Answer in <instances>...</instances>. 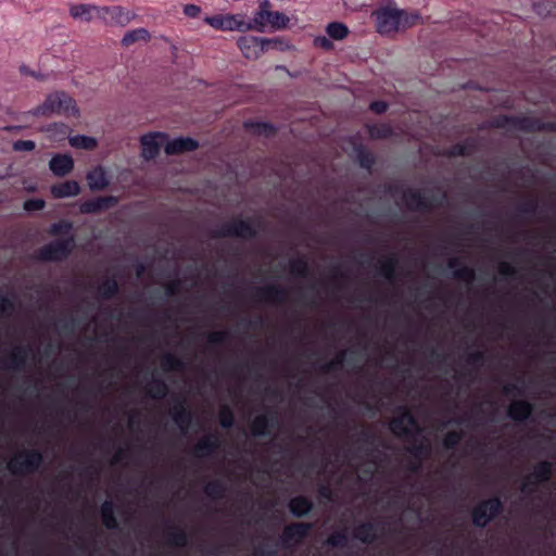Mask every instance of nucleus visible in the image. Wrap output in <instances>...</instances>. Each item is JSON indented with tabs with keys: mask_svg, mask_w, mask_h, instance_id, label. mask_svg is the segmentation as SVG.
Returning <instances> with one entry per match:
<instances>
[{
	"mask_svg": "<svg viewBox=\"0 0 556 556\" xmlns=\"http://www.w3.org/2000/svg\"><path fill=\"white\" fill-rule=\"evenodd\" d=\"M222 446V440L217 432H210L202 437L192 448L197 458H206L213 455Z\"/></svg>",
	"mask_w": 556,
	"mask_h": 556,
	"instance_id": "nucleus-12",
	"label": "nucleus"
},
{
	"mask_svg": "<svg viewBox=\"0 0 556 556\" xmlns=\"http://www.w3.org/2000/svg\"><path fill=\"white\" fill-rule=\"evenodd\" d=\"M256 236V230L249 220L237 219L226 222L214 230L216 238H241L253 239Z\"/></svg>",
	"mask_w": 556,
	"mask_h": 556,
	"instance_id": "nucleus-6",
	"label": "nucleus"
},
{
	"mask_svg": "<svg viewBox=\"0 0 556 556\" xmlns=\"http://www.w3.org/2000/svg\"><path fill=\"white\" fill-rule=\"evenodd\" d=\"M147 393L151 399L163 400L168 394V386L163 379L153 377L147 386Z\"/></svg>",
	"mask_w": 556,
	"mask_h": 556,
	"instance_id": "nucleus-35",
	"label": "nucleus"
},
{
	"mask_svg": "<svg viewBox=\"0 0 556 556\" xmlns=\"http://www.w3.org/2000/svg\"><path fill=\"white\" fill-rule=\"evenodd\" d=\"M378 466V454H374L370 457H366V460L363 464H361L359 467L357 468L359 480L365 482L370 481L375 476Z\"/></svg>",
	"mask_w": 556,
	"mask_h": 556,
	"instance_id": "nucleus-34",
	"label": "nucleus"
},
{
	"mask_svg": "<svg viewBox=\"0 0 556 556\" xmlns=\"http://www.w3.org/2000/svg\"><path fill=\"white\" fill-rule=\"evenodd\" d=\"M30 352L31 349L29 345H15L8 354L3 367L11 371L23 370L27 365Z\"/></svg>",
	"mask_w": 556,
	"mask_h": 556,
	"instance_id": "nucleus-13",
	"label": "nucleus"
},
{
	"mask_svg": "<svg viewBox=\"0 0 556 556\" xmlns=\"http://www.w3.org/2000/svg\"><path fill=\"white\" fill-rule=\"evenodd\" d=\"M92 12H97L98 15L100 16L101 8H98L92 4H86V3L74 4L70 8V14L72 17L81 20L85 22H89L92 20Z\"/></svg>",
	"mask_w": 556,
	"mask_h": 556,
	"instance_id": "nucleus-33",
	"label": "nucleus"
},
{
	"mask_svg": "<svg viewBox=\"0 0 556 556\" xmlns=\"http://www.w3.org/2000/svg\"><path fill=\"white\" fill-rule=\"evenodd\" d=\"M100 514L102 517L103 525L109 530H117L119 528L118 521L115 517L114 504L110 500H105L101 507Z\"/></svg>",
	"mask_w": 556,
	"mask_h": 556,
	"instance_id": "nucleus-32",
	"label": "nucleus"
},
{
	"mask_svg": "<svg viewBox=\"0 0 556 556\" xmlns=\"http://www.w3.org/2000/svg\"><path fill=\"white\" fill-rule=\"evenodd\" d=\"M118 292V283L115 279L108 278L99 286V294L103 300L112 299Z\"/></svg>",
	"mask_w": 556,
	"mask_h": 556,
	"instance_id": "nucleus-44",
	"label": "nucleus"
},
{
	"mask_svg": "<svg viewBox=\"0 0 556 556\" xmlns=\"http://www.w3.org/2000/svg\"><path fill=\"white\" fill-rule=\"evenodd\" d=\"M36 144L33 140H17L13 143L14 151H33Z\"/></svg>",
	"mask_w": 556,
	"mask_h": 556,
	"instance_id": "nucleus-63",
	"label": "nucleus"
},
{
	"mask_svg": "<svg viewBox=\"0 0 556 556\" xmlns=\"http://www.w3.org/2000/svg\"><path fill=\"white\" fill-rule=\"evenodd\" d=\"M389 429L401 439H414L422 433V428L406 406L397 407V415L390 420Z\"/></svg>",
	"mask_w": 556,
	"mask_h": 556,
	"instance_id": "nucleus-3",
	"label": "nucleus"
},
{
	"mask_svg": "<svg viewBox=\"0 0 556 556\" xmlns=\"http://www.w3.org/2000/svg\"><path fill=\"white\" fill-rule=\"evenodd\" d=\"M204 22L217 30L242 33V14H216L205 16Z\"/></svg>",
	"mask_w": 556,
	"mask_h": 556,
	"instance_id": "nucleus-10",
	"label": "nucleus"
},
{
	"mask_svg": "<svg viewBox=\"0 0 556 556\" xmlns=\"http://www.w3.org/2000/svg\"><path fill=\"white\" fill-rule=\"evenodd\" d=\"M357 157L361 166L364 168L369 169L375 164L374 155L363 148L357 149Z\"/></svg>",
	"mask_w": 556,
	"mask_h": 556,
	"instance_id": "nucleus-54",
	"label": "nucleus"
},
{
	"mask_svg": "<svg viewBox=\"0 0 556 556\" xmlns=\"http://www.w3.org/2000/svg\"><path fill=\"white\" fill-rule=\"evenodd\" d=\"M533 412L532 403L525 400H515L508 406L507 416L516 422H523L532 416Z\"/></svg>",
	"mask_w": 556,
	"mask_h": 556,
	"instance_id": "nucleus-18",
	"label": "nucleus"
},
{
	"mask_svg": "<svg viewBox=\"0 0 556 556\" xmlns=\"http://www.w3.org/2000/svg\"><path fill=\"white\" fill-rule=\"evenodd\" d=\"M88 186L92 191H100L109 186L106 173L102 166H97L87 174Z\"/></svg>",
	"mask_w": 556,
	"mask_h": 556,
	"instance_id": "nucleus-27",
	"label": "nucleus"
},
{
	"mask_svg": "<svg viewBox=\"0 0 556 556\" xmlns=\"http://www.w3.org/2000/svg\"><path fill=\"white\" fill-rule=\"evenodd\" d=\"M166 138V135L162 132H150L143 135L140 138L141 156L147 161L155 159L159 155L161 149L162 142L160 139L164 140Z\"/></svg>",
	"mask_w": 556,
	"mask_h": 556,
	"instance_id": "nucleus-14",
	"label": "nucleus"
},
{
	"mask_svg": "<svg viewBox=\"0 0 556 556\" xmlns=\"http://www.w3.org/2000/svg\"><path fill=\"white\" fill-rule=\"evenodd\" d=\"M166 543L175 547H186L189 543L188 534L182 528L168 525L166 531Z\"/></svg>",
	"mask_w": 556,
	"mask_h": 556,
	"instance_id": "nucleus-28",
	"label": "nucleus"
},
{
	"mask_svg": "<svg viewBox=\"0 0 556 556\" xmlns=\"http://www.w3.org/2000/svg\"><path fill=\"white\" fill-rule=\"evenodd\" d=\"M134 16V14L121 5L103 7L100 14V17L105 22L121 26L127 25Z\"/></svg>",
	"mask_w": 556,
	"mask_h": 556,
	"instance_id": "nucleus-15",
	"label": "nucleus"
},
{
	"mask_svg": "<svg viewBox=\"0 0 556 556\" xmlns=\"http://www.w3.org/2000/svg\"><path fill=\"white\" fill-rule=\"evenodd\" d=\"M150 38L151 35L147 28H136L127 31L124 35V37L122 38V46L128 48L139 41L148 42Z\"/></svg>",
	"mask_w": 556,
	"mask_h": 556,
	"instance_id": "nucleus-36",
	"label": "nucleus"
},
{
	"mask_svg": "<svg viewBox=\"0 0 556 556\" xmlns=\"http://www.w3.org/2000/svg\"><path fill=\"white\" fill-rule=\"evenodd\" d=\"M117 204V198L114 195L98 197L81 203L80 212L84 214H94L106 211Z\"/></svg>",
	"mask_w": 556,
	"mask_h": 556,
	"instance_id": "nucleus-17",
	"label": "nucleus"
},
{
	"mask_svg": "<svg viewBox=\"0 0 556 556\" xmlns=\"http://www.w3.org/2000/svg\"><path fill=\"white\" fill-rule=\"evenodd\" d=\"M368 131L372 138H388L392 135V128L384 124L370 126Z\"/></svg>",
	"mask_w": 556,
	"mask_h": 556,
	"instance_id": "nucleus-53",
	"label": "nucleus"
},
{
	"mask_svg": "<svg viewBox=\"0 0 556 556\" xmlns=\"http://www.w3.org/2000/svg\"><path fill=\"white\" fill-rule=\"evenodd\" d=\"M313 507V502L303 495L294 496L289 502V510L296 518H302L308 515Z\"/></svg>",
	"mask_w": 556,
	"mask_h": 556,
	"instance_id": "nucleus-25",
	"label": "nucleus"
},
{
	"mask_svg": "<svg viewBox=\"0 0 556 556\" xmlns=\"http://www.w3.org/2000/svg\"><path fill=\"white\" fill-rule=\"evenodd\" d=\"M203 491L208 498L217 501L225 497L227 486L224 481L215 479L207 482L204 485Z\"/></svg>",
	"mask_w": 556,
	"mask_h": 556,
	"instance_id": "nucleus-37",
	"label": "nucleus"
},
{
	"mask_svg": "<svg viewBox=\"0 0 556 556\" xmlns=\"http://www.w3.org/2000/svg\"><path fill=\"white\" fill-rule=\"evenodd\" d=\"M348 350H341L332 359L320 365L321 372L328 374L341 369L346 361Z\"/></svg>",
	"mask_w": 556,
	"mask_h": 556,
	"instance_id": "nucleus-41",
	"label": "nucleus"
},
{
	"mask_svg": "<svg viewBox=\"0 0 556 556\" xmlns=\"http://www.w3.org/2000/svg\"><path fill=\"white\" fill-rule=\"evenodd\" d=\"M70 144L76 149L93 150L98 142L96 138L86 135H76L68 138Z\"/></svg>",
	"mask_w": 556,
	"mask_h": 556,
	"instance_id": "nucleus-42",
	"label": "nucleus"
},
{
	"mask_svg": "<svg viewBox=\"0 0 556 556\" xmlns=\"http://www.w3.org/2000/svg\"><path fill=\"white\" fill-rule=\"evenodd\" d=\"M277 424V417H269L266 414H260L254 417L251 424L252 434L254 437H267L270 434L269 429Z\"/></svg>",
	"mask_w": 556,
	"mask_h": 556,
	"instance_id": "nucleus-23",
	"label": "nucleus"
},
{
	"mask_svg": "<svg viewBox=\"0 0 556 556\" xmlns=\"http://www.w3.org/2000/svg\"><path fill=\"white\" fill-rule=\"evenodd\" d=\"M406 207L413 212H429L439 206L444 200L445 194L440 198L428 197L424 192L414 189H407L402 197Z\"/></svg>",
	"mask_w": 556,
	"mask_h": 556,
	"instance_id": "nucleus-5",
	"label": "nucleus"
},
{
	"mask_svg": "<svg viewBox=\"0 0 556 556\" xmlns=\"http://www.w3.org/2000/svg\"><path fill=\"white\" fill-rule=\"evenodd\" d=\"M172 419L182 433H187L192 424V414L184 401H177L172 408Z\"/></svg>",
	"mask_w": 556,
	"mask_h": 556,
	"instance_id": "nucleus-20",
	"label": "nucleus"
},
{
	"mask_svg": "<svg viewBox=\"0 0 556 556\" xmlns=\"http://www.w3.org/2000/svg\"><path fill=\"white\" fill-rule=\"evenodd\" d=\"M553 473V464L548 460L539 462L530 475L529 480L534 479V483H543L549 481Z\"/></svg>",
	"mask_w": 556,
	"mask_h": 556,
	"instance_id": "nucleus-31",
	"label": "nucleus"
},
{
	"mask_svg": "<svg viewBox=\"0 0 556 556\" xmlns=\"http://www.w3.org/2000/svg\"><path fill=\"white\" fill-rule=\"evenodd\" d=\"M498 274L503 277H515L518 268L510 262L503 261L498 264Z\"/></svg>",
	"mask_w": 556,
	"mask_h": 556,
	"instance_id": "nucleus-57",
	"label": "nucleus"
},
{
	"mask_svg": "<svg viewBox=\"0 0 556 556\" xmlns=\"http://www.w3.org/2000/svg\"><path fill=\"white\" fill-rule=\"evenodd\" d=\"M199 148V142L190 137H178L168 140L164 146V152L167 155H178L185 152H191Z\"/></svg>",
	"mask_w": 556,
	"mask_h": 556,
	"instance_id": "nucleus-16",
	"label": "nucleus"
},
{
	"mask_svg": "<svg viewBox=\"0 0 556 556\" xmlns=\"http://www.w3.org/2000/svg\"><path fill=\"white\" fill-rule=\"evenodd\" d=\"M356 442L359 444L357 452L364 454L366 457L378 454V450L375 447V437L370 431L362 429L357 433Z\"/></svg>",
	"mask_w": 556,
	"mask_h": 556,
	"instance_id": "nucleus-26",
	"label": "nucleus"
},
{
	"mask_svg": "<svg viewBox=\"0 0 556 556\" xmlns=\"http://www.w3.org/2000/svg\"><path fill=\"white\" fill-rule=\"evenodd\" d=\"M409 445L406 447L407 452L412 454L416 459L421 458V456L427 452V447L422 442H417L418 437L414 439H405Z\"/></svg>",
	"mask_w": 556,
	"mask_h": 556,
	"instance_id": "nucleus-50",
	"label": "nucleus"
},
{
	"mask_svg": "<svg viewBox=\"0 0 556 556\" xmlns=\"http://www.w3.org/2000/svg\"><path fill=\"white\" fill-rule=\"evenodd\" d=\"M266 20V10H256L253 13V16L249 20H247L245 15L242 14V33L250 30L265 33L267 29Z\"/></svg>",
	"mask_w": 556,
	"mask_h": 556,
	"instance_id": "nucleus-24",
	"label": "nucleus"
},
{
	"mask_svg": "<svg viewBox=\"0 0 556 556\" xmlns=\"http://www.w3.org/2000/svg\"><path fill=\"white\" fill-rule=\"evenodd\" d=\"M326 33L330 39L342 40L349 35V28L340 22H331L326 27Z\"/></svg>",
	"mask_w": 556,
	"mask_h": 556,
	"instance_id": "nucleus-43",
	"label": "nucleus"
},
{
	"mask_svg": "<svg viewBox=\"0 0 556 556\" xmlns=\"http://www.w3.org/2000/svg\"><path fill=\"white\" fill-rule=\"evenodd\" d=\"M314 46L323 50L329 51L333 48V43L329 37L318 36L314 39Z\"/></svg>",
	"mask_w": 556,
	"mask_h": 556,
	"instance_id": "nucleus-62",
	"label": "nucleus"
},
{
	"mask_svg": "<svg viewBox=\"0 0 556 556\" xmlns=\"http://www.w3.org/2000/svg\"><path fill=\"white\" fill-rule=\"evenodd\" d=\"M262 54L268 50H285L288 45L280 38H261Z\"/></svg>",
	"mask_w": 556,
	"mask_h": 556,
	"instance_id": "nucleus-51",
	"label": "nucleus"
},
{
	"mask_svg": "<svg viewBox=\"0 0 556 556\" xmlns=\"http://www.w3.org/2000/svg\"><path fill=\"white\" fill-rule=\"evenodd\" d=\"M61 113L77 117L79 110L72 97L63 91H58L49 94L42 104L26 112L25 115L51 116Z\"/></svg>",
	"mask_w": 556,
	"mask_h": 556,
	"instance_id": "nucleus-1",
	"label": "nucleus"
},
{
	"mask_svg": "<svg viewBox=\"0 0 556 556\" xmlns=\"http://www.w3.org/2000/svg\"><path fill=\"white\" fill-rule=\"evenodd\" d=\"M447 154L450 156H465L469 154L468 147L466 143H456L448 149Z\"/></svg>",
	"mask_w": 556,
	"mask_h": 556,
	"instance_id": "nucleus-61",
	"label": "nucleus"
},
{
	"mask_svg": "<svg viewBox=\"0 0 556 556\" xmlns=\"http://www.w3.org/2000/svg\"><path fill=\"white\" fill-rule=\"evenodd\" d=\"M23 207L27 212L39 211L45 207V201L41 199H29L24 202Z\"/></svg>",
	"mask_w": 556,
	"mask_h": 556,
	"instance_id": "nucleus-59",
	"label": "nucleus"
},
{
	"mask_svg": "<svg viewBox=\"0 0 556 556\" xmlns=\"http://www.w3.org/2000/svg\"><path fill=\"white\" fill-rule=\"evenodd\" d=\"M237 46L247 59L256 60L262 55L261 37L241 36Z\"/></svg>",
	"mask_w": 556,
	"mask_h": 556,
	"instance_id": "nucleus-19",
	"label": "nucleus"
},
{
	"mask_svg": "<svg viewBox=\"0 0 556 556\" xmlns=\"http://www.w3.org/2000/svg\"><path fill=\"white\" fill-rule=\"evenodd\" d=\"M15 308L14 302L7 295H0V314L12 315Z\"/></svg>",
	"mask_w": 556,
	"mask_h": 556,
	"instance_id": "nucleus-58",
	"label": "nucleus"
},
{
	"mask_svg": "<svg viewBox=\"0 0 556 556\" xmlns=\"http://www.w3.org/2000/svg\"><path fill=\"white\" fill-rule=\"evenodd\" d=\"M219 424L223 428L229 429L235 424V416L228 405H224L219 410Z\"/></svg>",
	"mask_w": 556,
	"mask_h": 556,
	"instance_id": "nucleus-52",
	"label": "nucleus"
},
{
	"mask_svg": "<svg viewBox=\"0 0 556 556\" xmlns=\"http://www.w3.org/2000/svg\"><path fill=\"white\" fill-rule=\"evenodd\" d=\"M503 393L505 395H522L523 389L518 383L509 382L503 386Z\"/></svg>",
	"mask_w": 556,
	"mask_h": 556,
	"instance_id": "nucleus-64",
	"label": "nucleus"
},
{
	"mask_svg": "<svg viewBox=\"0 0 556 556\" xmlns=\"http://www.w3.org/2000/svg\"><path fill=\"white\" fill-rule=\"evenodd\" d=\"M403 11L384 7L376 10L372 16L376 18L377 31L381 35L396 33L400 28Z\"/></svg>",
	"mask_w": 556,
	"mask_h": 556,
	"instance_id": "nucleus-7",
	"label": "nucleus"
},
{
	"mask_svg": "<svg viewBox=\"0 0 556 556\" xmlns=\"http://www.w3.org/2000/svg\"><path fill=\"white\" fill-rule=\"evenodd\" d=\"M244 127L251 128L254 130V132L258 135H264L265 137H269L275 134L274 126L268 123L245 122Z\"/></svg>",
	"mask_w": 556,
	"mask_h": 556,
	"instance_id": "nucleus-48",
	"label": "nucleus"
},
{
	"mask_svg": "<svg viewBox=\"0 0 556 556\" xmlns=\"http://www.w3.org/2000/svg\"><path fill=\"white\" fill-rule=\"evenodd\" d=\"M502 511L503 503L500 497L483 500L472 509V523L478 528H484Z\"/></svg>",
	"mask_w": 556,
	"mask_h": 556,
	"instance_id": "nucleus-4",
	"label": "nucleus"
},
{
	"mask_svg": "<svg viewBox=\"0 0 556 556\" xmlns=\"http://www.w3.org/2000/svg\"><path fill=\"white\" fill-rule=\"evenodd\" d=\"M290 273L299 278H306L309 275V267L305 256L293 257L289 261Z\"/></svg>",
	"mask_w": 556,
	"mask_h": 556,
	"instance_id": "nucleus-40",
	"label": "nucleus"
},
{
	"mask_svg": "<svg viewBox=\"0 0 556 556\" xmlns=\"http://www.w3.org/2000/svg\"><path fill=\"white\" fill-rule=\"evenodd\" d=\"M287 289L275 283L255 287L253 290V299L256 302L283 304L287 301Z\"/></svg>",
	"mask_w": 556,
	"mask_h": 556,
	"instance_id": "nucleus-9",
	"label": "nucleus"
},
{
	"mask_svg": "<svg viewBox=\"0 0 556 556\" xmlns=\"http://www.w3.org/2000/svg\"><path fill=\"white\" fill-rule=\"evenodd\" d=\"M399 266V257L395 253L379 262V274L390 282L396 279V268Z\"/></svg>",
	"mask_w": 556,
	"mask_h": 556,
	"instance_id": "nucleus-29",
	"label": "nucleus"
},
{
	"mask_svg": "<svg viewBox=\"0 0 556 556\" xmlns=\"http://www.w3.org/2000/svg\"><path fill=\"white\" fill-rule=\"evenodd\" d=\"M74 247V238L70 237L66 239L54 240L46 245H43L39 252L38 256L41 261L45 262H58L65 260L72 249Z\"/></svg>",
	"mask_w": 556,
	"mask_h": 556,
	"instance_id": "nucleus-8",
	"label": "nucleus"
},
{
	"mask_svg": "<svg viewBox=\"0 0 556 556\" xmlns=\"http://www.w3.org/2000/svg\"><path fill=\"white\" fill-rule=\"evenodd\" d=\"M353 536L364 544H372L379 538L378 528L370 521L361 522L354 528Z\"/></svg>",
	"mask_w": 556,
	"mask_h": 556,
	"instance_id": "nucleus-22",
	"label": "nucleus"
},
{
	"mask_svg": "<svg viewBox=\"0 0 556 556\" xmlns=\"http://www.w3.org/2000/svg\"><path fill=\"white\" fill-rule=\"evenodd\" d=\"M539 203L534 199L527 200L519 204L518 211L522 214L534 215L538 212Z\"/></svg>",
	"mask_w": 556,
	"mask_h": 556,
	"instance_id": "nucleus-56",
	"label": "nucleus"
},
{
	"mask_svg": "<svg viewBox=\"0 0 556 556\" xmlns=\"http://www.w3.org/2000/svg\"><path fill=\"white\" fill-rule=\"evenodd\" d=\"M535 13L540 16L556 15V4L552 1H541L533 4Z\"/></svg>",
	"mask_w": 556,
	"mask_h": 556,
	"instance_id": "nucleus-46",
	"label": "nucleus"
},
{
	"mask_svg": "<svg viewBox=\"0 0 556 556\" xmlns=\"http://www.w3.org/2000/svg\"><path fill=\"white\" fill-rule=\"evenodd\" d=\"M485 354L483 351H475L467 355L466 362L468 365H481L484 362Z\"/></svg>",
	"mask_w": 556,
	"mask_h": 556,
	"instance_id": "nucleus-60",
	"label": "nucleus"
},
{
	"mask_svg": "<svg viewBox=\"0 0 556 556\" xmlns=\"http://www.w3.org/2000/svg\"><path fill=\"white\" fill-rule=\"evenodd\" d=\"M464 432L463 431H450L443 438V447L446 450H454L463 440Z\"/></svg>",
	"mask_w": 556,
	"mask_h": 556,
	"instance_id": "nucleus-49",
	"label": "nucleus"
},
{
	"mask_svg": "<svg viewBox=\"0 0 556 556\" xmlns=\"http://www.w3.org/2000/svg\"><path fill=\"white\" fill-rule=\"evenodd\" d=\"M266 17L267 28L269 27L271 30L285 29L289 23V17L279 11L266 10Z\"/></svg>",
	"mask_w": 556,
	"mask_h": 556,
	"instance_id": "nucleus-39",
	"label": "nucleus"
},
{
	"mask_svg": "<svg viewBox=\"0 0 556 556\" xmlns=\"http://www.w3.org/2000/svg\"><path fill=\"white\" fill-rule=\"evenodd\" d=\"M80 192V187L75 180H67L52 186L51 193L56 199L75 197Z\"/></svg>",
	"mask_w": 556,
	"mask_h": 556,
	"instance_id": "nucleus-30",
	"label": "nucleus"
},
{
	"mask_svg": "<svg viewBox=\"0 0 556 556\" xmlns=\"http://www.w3.org/2000/svg\"><path fill=\"white\" fill-rule=\"evenodd\" d=\"M228 338H229L228 330L212 331L207 334V342L210 344H223L228 340Z\"/></svg>",
	"mask_w": 556,
	"mask_h": 556,
	"instance_id": "nucleus-55",
	"label": "nucleus"
},
{
	"mask_svg": "<svg viewBox=\"0 0 556 556\" xmlns=\"http://www.w3.org/2000/svg\"><path fill=\"white\" fill-rule=\"evenodd\" d=\"M43 464V454L37 448L17 452L7 464L13 476H28L37 472Z\"/></svg>",
	"mask_w": 556,
	"mask_h": 556,
	"instance_id": "nucleus-2",
	"label": "nucleus"
},
{
	"mask_svg": "<svg viewBox=\"0 0 556 556\" xmlns=\"http://www.w3.org/2000/svg\"><path fill=\"white\" fill-rule=\"evenodd\" d=\"M453 277L470 285L476 280V270L469 266H460L453 271Z\"/></svg>",
	"mask_w": 556,
	"mask_h": 556,
	"instance_id": "nucleus-45",
	"label": "nucleus"
},
{
	"mask_svg": "<svg viewBox=\"0 0 556 556\" xmlns=\"http://www.w3.org/2000/svg\"><path fill=\"white\" fill-rule=\"evenodd\" d=\"M49 168L58 177L66 176L74 168V160L68 154H55L49 161Z\"/></svg>",
	"mask_w": 556,
	"mask_h": 556,
	"instance_id": "nucleus-21",
	"label": "nucleus"
},
{
	"mask_svg": "<svg viewBox=\"0 0 556 556\" xmlns=\"http://www.w3.org/2000/svg\"><path fill=\"white\" fill-rule=\"evenodd\" d=\"M313 528L311 522H293L283 528L280 536L281 544L285 547H290L300 543L306 538Z\"/></svg>",
	"mask_w": 556,
	"mask_h": 556,
	"instance_id": "nucleus-11",
	"label": "nucleus"
},
{
	"mask_svg": "<svg viewBox=\"0 0 556 556\" xmlns=\"http://www.w3.org/2000/svg\"><path fill=\"white\" fill-rule=\"evenodd\" d=\"M326 544L331 547H345L348 544V533L345 530L336 531L331 533L327 540Z\"/></svg>",
	"mask_w": 556,
	"mask_h": 556,
	"instance_id": "nucleus-47",
	"label": "nucleus"
},
{
	"mask_svg": "<svg viewBox=\"0 0 556 556\" xmlns=\"http://www.w3.org/2000/svg\"><path fill=\"white\" fill-rule=\"evenodd\" d=\"M161 368L166 372L174 370L181 371L185 370L186 363L175 354L166 352L161 356Z\"/></svg>",
	"mask_w": 556,
	"mask_h": 556,
	"instance_id": "nucleus-38",
	"label": "nucleus"
}]
</instances>
